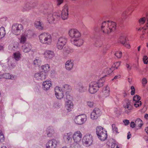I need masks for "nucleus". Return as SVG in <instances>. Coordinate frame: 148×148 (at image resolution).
<instances>
[{"mask_svg":"<svg viewBox=\"0 0 148 148\" xmlns=\"http://www.w3.org/2000/svg\"><path fill=\"white\" fill-rule=\"evenodd\" d=\"M101 28V31L104 34H109L115 31L116 28V25L114 22L105 21L102 23Z\"/></svg>","mask_w":148,"mask_h":148,"instance_id":"f257e3e1","label":"nucleus"},{"mask_svg":"<svg viewBox=\"0 0 148 148\" xmlns=\"http://www.w3.org/2000/svg\"><path fill=\"white\" fill-rule=\"evenodd\" d=\"M104 82V79L102 77L97 81L91 82L89 85V92L92 94L96 92L98 90L99 88L103 86Z\"/></svg>","mask_w":148,"mask_h":148,"instance_id":"f03ea898","label":"nucleus"},{"mask_svg":"<svg viewBox=\"0 0 148 148\" xmlns=\"http://www.w3.org/2000/svg\"><path fill=\"white\" fill-rule=\"evenodd\" d=\"M40 42L46 45L50 44L52 41V37L51 35L49 33H43L39 36Z\"/></svg>","mask_w":148,"mask_h":148,"instance_id":"7ed1b4c3","label":"nucleus"},{"mask_svg":"<svg viewBox=\"0 0 148 148\" xmlns=\"http://www.w3.org/2000/svg\"><path fill=\"white\" fill-rule=\"evenodd\" d=\"M96 134L98 138L101 141H104L107 138V131L102 127L99 126L97 127Z\"/></svg>","mask_w":148,"mask_h":148,"instance_id":"20e7f679","label":"nucleus"},{"mask_svg":"<svg viewBox=\"0 0 148 148\" xmlns=\"http://www.w3.org/2000/svg\"><path fill=\"white\" fill-rule=\"evenodd\" d=\"M47 21L49 23H52L57 21L60 19V15L57 12L53 13L47 12Z\"/></svg>","mask_w":148,"mask_h":148,"instance_id":"39448f33","label":"nucleus"},{"mask_svg":"<svg viewBox=\"0 0 148 148\" xmlns=\"http://www.w3.org/2000/svg\"><path fill=\"white\" fill-rule=\"evenodd\" d=\"M20 54L19 52L14 53V58H10L8 61V64L9 67L13 68L16 66V61H18L21 58Z\"/></svg>","mask_w":148,"mask_h":148,"instance_id":"423d86ee","label":"nucleus"},{"mask_svg":"<svg viewBox=\"0 0 148 148\" xmlns=\"http://www.w3.org/2000/svg\"><path fill=\"white\" fill-rule=\"evenodd\" d=\"M23 27L21 24L18 23L14 24L12 26V32L16 35H18L23 32Z\"/></svg>","mask_w":148,"mask_h":148,"instance_id":"0eeeda50","label":"nucleus"},{"mask_svg":"<svg viewBox=\"0 0 148 148\" xmlns=\"http://www.w3.org/2000/svg\"><path fill=\"white\" fill-rule=\"evenodd\" d=\"M71 90V86L67 84H64L62 88H61V91L64 94V98L66 99H70L72 98L69 94Z\"/></svg>","mask_w":148,"mask_h":148,"instance_id":"6e6552de","label":"nucleus"},{"mask_svg":"<svg viewBox=\"0 0 148 148\" xmlns=\"http://www.w3.org/2000/svg\"><path fill=\"white\" fill-rule=\"evenodd\" d=\"M53 5L51 3H45L42 4L39 7V9L41 12H42L44 14H46L45 12V10L50 11L53 8Z\"/></svg>","mask_w":148,"mask_h":148,"instance_id":"1a4fd4ad","label":"nucleus"},{"mask_svg":"<svg viewBox=\"0 0 148 148\" xmlns=\"http://www.w3.org/2000/svg\"><path fill=\"white\" fill-rule=\"evenodd\" d=\"M67 40V38L64 36L60 37L56 42L57 48L60 50L62 49L64 46L66 45Z\"/></svg>","mask_w":148,"mask_h":148,"instance_id":"9d476101","label":"nucleus"},{"mask_svg":"<svg viewBox=\"0 0 148 148\" xmlns=\"http://www.w3.org/2000/svg\"><path fill=\"white\" fill-rule=\"evenodd\" d=\"M82 142L83 144L87 147L91 145L93 142L92 136L90 134H86L83 138Z\"/></svg>","mask_w":148,"mask_h":148,"instance_id":"9b49d317","label":"nucleus"},{"mask_svg":"<svg viewBox=\"0 0 148 148\" xmlns=\"http://www.w3.org/2000/svg\"><path fill=\"white\" fill-rule=\"evenodd\" d=\"M123 107L125 109V112L129 114L133 109V106L131 104V102L128 99H125L123 103Z\"/></svg>","mask_w":148,"mask_h":148,"instance_id":"f8f14e48","label":"nucleus"},{"mask_svg":"<svg viewBox=\"0 0 148 148\" xmlns=\"http://www.w3.org/2000/svg\"><path fill=\"white\" fill-rule=\"evenodd\" d=\"M87 120V116L85 114L80 115L77 116L75 119V123L78 125H82Z\"/></svg>","mask_w":148,"mask_h":148,"instance_id":"ddd939ff","label":"nucleus"},{"mask_svg":"<svg viewBox=\"0 0 148 148\" xmlns=\"http://www.w3.org/2000/svg\"><path fill=\"white\" fill-rule=\"evenodd\" d=\"M69 35L71 38H78L81 36L80 32L77 29H74L69 30Z\"/></svg>","mask_w":148,"mask_h":148,"instance_id":"4468645a","label":"nucleus"},{"mask_svg":"<svg viewBox=\"0 0 148 148\" xmlns=\"http://www.w3.org/2000/svg\"><path fill=\"white\" fill-rule=\"evenodd\" d=\"M59 142L55 139H52L48 142L46 145V148H56Z\"/></svg>","mask_w":148,"mask_h":148,"instance_id":"2eb2a0df","label":"nucleus"},{"mask_svg":"<svg viewBox=\"0 0 148 148\" xmlns=\"http://www.w3.org/2000/svg\"><path fill=\"white\" fill-rule=\"evenodd\" d=\"M69 7L67 4H65L63 7L61 13V17L64 20L67 19L69 17Z\"/></svg>","mask_w":148,"mask_h":148,"instance_id":"dca6fc26","label":"nucleus"},{"mask_svg":"<svg viewBox=\"0 0 148 148\" xmlns=\"http://www.w3.org/2000/svg\"><path fill=\"white\" fill-rule=\"evenodd\" d=\"M101 114V112L100 109L97 108H95L91 113V118L93 120H95Z\"/></svg>","mask_w":148,"mask_h":148,"instance_id":"f3484780","label":"nucleus"},{"mask_svg":"<svg viewBox=\"0 0 148 148\" xmlns=\"http://www.w3.org/2000/svg\"><path fill=\"white\" fill-rule=\"evenodd\" d=\"M55 94L56 97L58 99H60L64 97V94L61 91V88L58 86L55 88Z\"/></svg>","mask_w":148,"mask_h":148,"instance_id":"a211bd4d","label":"nucleus"},{"mask_svg":"<svg viewBox=\"0 0 148 148\" xmlns=\"http://www.w3.org/2000/svg\"><path fill=\"white\" fill-rule=\"evenodd\" d=\"M82 134L79 131H77L75 132L73 136L75 142L78 143L80 142L81 139Z\"/></svg>","mask_w":148,"mask_h":148,"instance_id":"6ab92c4d","label":"nucleus"},{"mask_svg":"<svg viewBox=\"0 0 148 148\" xmlns=\"http://www.w3.org/2000/svg\"><path fill=\"white\" fill-rule=\"evenodd\" d=\"M34 78L37 80H43L46 78L45 73L41 71L36 73L34 75Z\"/></svg>","mask_w":148,"mask_h":148,"instance_id":"aec40b11","label":"nucleus"},{"mask_svg":"<svg viewBox=\"0 0 148 148\" xmlns=\"http://www.w3.org/2000/svg\"><path fill=\"white\" fill-rule=\"evenodd\" d=\"M44 58L47 60L51 59L54 56V54L53 51L50 50H47L44 53Z\"/></svg>","mask_w":148,"mask_h":148,"instance_id":"412c9836","label":"nucleus"},{"mask_svg":"<svg viewBox=\"0 0 148 148\" xmlns=\"http://www.w3.org/2000/svg\"><path fill=\"white\" fill-rule=\"evenodd\" d=\"M110 95L109 88L108 86H106L103 89L102 93L101 95V97L104 99L108 97Z\"/></svg>","mask_w":148,"mask_h":148,"instance_id":"4be33fe9","label":"nucleus"},{"mask_svg":"<svg viewBox=\"0 0 148 148\" xmlns=\"http://www.w3.org/2000/svg\"><path fill=\"white\" fill-rule=\"evenodd\" d=\"M72 134L71 132L65 133L63 136L64 140L66 143H70L72 140Z\"/></svg>","mask_w":148,"mask_h":148,"instance_id":"5701e85b","label":"nucleus"},{"mask_svg":"<svg viewBox=\"0 0 148 148\" xmlns=\"http://www.w3.org/2000/svg\"><path fill=\"white\" fill-rule=\"evenodd\" d=\"M71 99H66L68 101L66 102L65 108L69 112L71 111L73 108V104L70 100Z\"/></svg>","mask_w":148,"mask_h":148,"instance_id":"b1692460","label":"nucleus"},{"mask_svg":"<svg viewBox=\"0 0 148 148\" xmlns=\"http://www.w3.org/2000/svg\"><path fill=\"white\" fill-rule=\"evenodd\" d=\"M119 39L120 42L125 47L128 48L130 47V46L128 44V39L127 38L123 36H121L120 37Z\"/></svg>","mask_w":148,"mask_h":148,"instance_id":"393cba45","label":"nucleus"},{"mask_svg":"<svg viewBox=\"0 0 148 148\" xmlns=\"http://www.w3.org/2000/svg\"><path fill=\"white\" fill-rule=\"evenodd\" d=\"M95 47L98 48H101L103 50L106 49V46L104 45L103 42L100 39H97L96 40L95 43Z\"/></svg>","mask_w":148,"mask_h":148,"instance_id":"a878e982","label":"nucleus"},{"mask_svg":"<svg viewBox=\"0 0 148 148\" xmlns=\"http://www.w3.org/2000/svg\"><path fill=\"white\" fill-rule=\"evenodd\" d=\"M74 60H67L65 63V68L68 71L71 70L73 68L74 65Z\"/></svg>","mask_w":148,"mask_h":148,"instance_id":"bb28decb","label":"nucleus"},{"mask_svg":"<svg viewBox=\"0 0 148 148\" xmlns=\"http://www.w3.org/2000/svg\"><path fill=\"white\" fill-rule=\"evenodd\" d=\"M34 26L38 30H41L44 29V24L42 22L40 21H36L34 23Z\"/></svg>","mask_w":148,"mask_h":148,"instance_id":"cd10ccee","label":"nucleus"},{"mask_svg":"<svg viewBox=\"0 0 148 148\" xmlns=\"http://www.w3.org/2000/svg\"><path fill=\"white\" fill-rule=\"evenodd\" d=\"M22 47L23 49V52L25 53H28L29 52L32 48L31 45L28 43H25L23 45H22Z\"/></svg>","mask_w":148,"mask_h":148,"instance_id":"c85d7f7f","label":"nucleus"},{"mask_svg":"<svg viewBox=\"0 0 148 148\" xmlns=\"http://www.w3.org/2000/svg\"><path fill=\"white\" fill-rule=\"evenodd\" d=\"M71 42L74 45L80 47L84 43V40L82 39H75Z\"/></svg>","mask_w":148,"mask_h":148,"instance_id":"c756f323","label":"nucleus"},{"mask_svg":"<svg viewBox=\"0 0 148 148\" xmlns=\"http://www.w3.org/2000/svg\"><path fill=\"white\" fill-rule=\"evenodd\" d=\"M51 85V82L50 81L44 82L42 84V88L45 90H47L49 89Z\"/></svg>","mask_w":148,"mask_h":148,"instance_id":"7c9ffc66","label":"nucleus"},{"mask_svg":"<svg viewBox=\"0 0 148 148\" xmlns=\"http://www.w3.org/2000/svg\"><path fill=\"white\" fill-rule=\"evenodd\" d=\"M47 135L49 137H51L54 133V130L52 127L49 126L47 129Z\"/></svg>","mask_w":148,"mask_h":148,"instance_id":"2f4dec72","label":"nucleus"},{"mask_svg":"<svg viewBox=\"0 0 148 148\" xmlns=\"http://www.w3.org/2000/svg\"><path fill=\"white\" fill-rule=\"evenodd\" d=\"M27 34L26 33H23L21 36L20 39V42L21 43L24 44L27 40Z\"/></svg>","mask_w":148,"mask_h":148,"instance_id":"473e14b6","label":"nucleus"},{"mask_svg":"<svg viewBox=\"0 0 148 148\" xmlns=\"http://www.w3.org/2000/svg\"><path fill=\"white\" fill-rule=\"evenodd\" d=\"M77 89L79 92H84L87 88L86 87L84 86L83 84H78Z\"/></svg>","mask_w":148,"mask_h":148,"instance_id":"72a5a7b5","label":"nucleus"},{"mask_svg":"<svg viewBox=\"0 0 148 148\" xmlns=\"http://www.w3.org/2000/svg\"><path fill=\"white\" fill-rule=\"evenodd\" d=\"M6 34L5 30L3 27H0V39L3 38Z\"/></svg>","mask_w":148,"mask_h":148,"instance_id":"f704fd0d","label":"nucleus"},{"mask_svg":"<svg viewBox=\"0 0 148 148\" xmlns=\"http://www.w3.org/2000/svg\"><path fill=\"white\" fill-rule=\"evenodd\" d=\"M32 8L31 3L30 2H27L23 7V11L29 10Z\"/></svg>","mask_w":148,"mask_h":148,"instance_id":"c9c22d12","label":"nucleus"},{"mask_svg":"<svg viewBox=\"0 0 148 148\" xmlns=\"http://www.w3.org/2000/svg\"><path fill=\"white\" fill-rule=\"evenodd\" d=\"M114 70V69H113L111 68H107L105 69L104 71V73L106 74L105 76H106L107 75H109L110 73H111Z\"/></svg>","mask_w":148,"mask_h":148,"instance_id":"e433bc0d","label":"nucleus"},{"mask_svg":"<svg viewBox=\"0 0 148 148\" xmlns=\"http://www.w3.org/2000/svg\"><path fill=\"white\" fill-rule=\"evenodd\" d=\"M74 50L72 48L69 47H65L64 49V53L66 54H69L73 53Z\"/></svg>","mask_w":148,"mask_h":148,"instance_id":"4c0bfd02","label":"nucleus"},{"mask_svg":"<svg viewBox=\"0 0 148 148\" xmlns=\"http://www.w3.org/2000/svg\"><path fill=\"white\" fill-rule=\"evenodd\" d=\"M147 20V23L148 24V14H147L145 17L140 18L139 20V22L140 24H143Z\"/></svg>","mask_w":148,"mask_h":148,"instance_id":"58836bf2","label":"nucleus"},{"mask_svg":"<svg viewBox=\"0 0 148 148\" xmlns=\"http://www.w3.org/2000/svg\"><path fill=\"white\" fill-rule=\"evenodd\" d=\"M136 126H138L140 128L142 127L143 125V122L140 119H137L135 121Z\"/></svg>","mask_w":148,"mask_h":148,"instance_id":"ea45409f","label":"nucleus"},{"mask_svg":"<svg viewBox=\"0 0 148 148\" xmlns=\"http://www.w3.org/2000/svg\"><path fill=\"white\" fill-rule=\"evenodd\" d=\"M128 10H125L122 14L121 17V19L123 21H124L127 18V14L128 13Z\"/></svg>","mask_w":148,"mask_h":148,"instance_id":"a19ab883","label":"nucleus"},{"mask_svg":"<svg viewBox=\"0 0 148 148\" xmlns=\"http://www.w3.org/2000/svg\"><path fill=\"white\" fill-rule=\"evenodd\" d=\"M3 76L4 78L6 79H13L14 78L12 75H11L8 73L3 74Z\"/></svg>","mask_w":148,"mask_h":148,"instance_id":"79ce46f5","label":"nucleus"},{"mask_svg":"<svg viewBox=\"0 0 148 148\" xmlns=\"http://www.w3.org/2000/svg\"><path fill=\"white\" fill-rule=\"evenodd\" d=\"M112 127L113 133L117 134H118L119 133V132H118V129L116 126L115 124H112Z\"/></svg>","mask_w":148,"mask_h":148,"instance_id":"37998d69","label":"nucleus"},{"mask_svg":"<svg viewBox=\"0 0 148 148\" xmlns=\"http://www.w3.org/2000/svg\"><path fill=\"white\" fill-rule=\"evenodd\" d=\"M41 61L38 59H36L33 62V64L35 66H39L41 64Z\"/></svg>","mask_w":148,"mask_h":148,"instance_id":"c03bdc74","label":"nucleus"},{"mask_svg":"<svg viewBox=\"0 0 148 148\" xmlns=\"http://www.w3.org/2000/svg\"><path fill=\"white\" fill-rule=\"evenodd\" d=\"M18 43L13 44L12 45L10 46L9 48L12 50H16L18 48Z\"/></svg>","mask_w":148,"mask_h":148,"instance_id":"a18cd8bd","label":"nucleus"},{"mask_svg":"<svg viewBox=\"0 0 148 148\" xmlns=\"http://www.w3.org/2000/svg\"><path fill=\"white\" fill-rule=\"evenodd\" d=\"M120 64V62H117L114 63L112 66V69H117L119 67Z\"/></svg>","mask_w":148,"mask_h":148,"instance_id":"49530a36","label":"nucleus"},{"mask_svg":"<svg viewBox=\"0 0 148 148\" xmlns=\"http://www.w3.org/2000/svg\"><path fill=\"white\" fill-rule=\"evenodd\" d=\"M49 66L48 64H45L42 67V69L44 71V72H45V71H47L49 69Z\"/></svg>","mask_w":148,"mask_h":148,"instance_id":"de8ad7c7","label":"nucleus"},{"mask_svg":"<svg viewBox=\"0 0 148 148\" xmlns=\"http://www.w3.org/2000/svg\"><path fill=\"white\" fill-rule=\"evenodd\" d=\"M30 3H31V6L32 8H34L36 7L37 3L36 1H34V0H32Z\"/></svg>","mask_w":148,"mask_h":148,"instance_id":"09e8293b","label":"nucleus"},{"mask_svg":"<svg viewBox=\"0 0 148 148\" xmlns=\"http://www.w3.org/2000/svg\"><path fill=\"white\" fill-rule=\"evenodd\" d=\"M133 99L135 102L139 101L140 99V97L139 95H136L134 96Z\"/></svg>","mask_w":148,"mask_h":148,"instance_id":"8fccbe9b","label":"nucleus"},{"mask_svg":"<svg viewBox=\"0 0 148 148\" xmlns=\"http://www.w3.org/2000/svg\"><path fill=\"white\" fill-rule=\"evenodd\" d=\"M143 61L144 64H147L148 63V57L147 56H144L143 58Z\"/></svg>","mask_w":148,"mask_h":148,"instance_id":"3c124183","label":"nucleus"},{"mask_svg":"<svg viewBox=\"0 0 148 148\" xmlns=\"http://www.w3.org/2000/svg\"><path fill=\"white\" fill-rule=\"evenodd\" d=\"M115 55L118 58H120L122 56V52L120 51H117L115 53Z\"/></svg>","mask_w":148,"mask_h":148,"instance_id":"603ef678","label":"nucleus"},{"mask_svg":"<svg viewBox=\"0 0 148 148\" xmlns=\"http://www.w3.org/2000/svg\"><path fill=\"white\" fill-rule=\"evenodd\" d=\"M64 1V0H56V4L57 6H59L61 5Z\"/></svg>","mask_w":148,"mask_h":148,"instance_id":"864d4df0","label":"nucleus"},{"mask_svg":"<svg viewBox=\"0 0 148 148\" xmlns=\"http://www.w3.org/2000/svg\"><path fill=\"white\" fill-rule=\"evenodd\" d=\"M141 104L142 103L140 101H136L134 103V106L135 107L137 108L140 106Z\"/></svg>","mask_w":148,"mask_h":148,"instance_id":"5fc2aeb1","label":"nucleus"},{"mask_svg":"<svg viewBox=\"0 0 148 148\" xmlns=\"http://www.w3.org/2000/svg\"><path fill=\"white\" fill-rule=\"evenodd\" d=\"M4 139V137L3 134L1 132H0V142H3Z\"/></svg>","mask_w":148,"mask_h":148,"instance_id":"6e6d98bb","label":"nucleus"},{"mask_svg":"<svg viewBox=\"0 0 148 148\" xmlns=\"http://www.w3.org/2000/svg\"><path fill=\"white\" fill-rule=\"evenodd\" d=\"M69 148H80L79 145L77 144H72L71 145Z\"/></svg>","mask_w":148,"mask_h":148,"instance_id":"4d7b16f0","label":"nucleus"},{"mask_svg":"<svg viewBox=\"0 0 148 148\" xmlns=\"http://www.w3.org/2000/svg\"><path fill=\"white\" fill-rule=\"evenodd\" d=\"M87 103V105L90 108L92 107L93 106L94 103L92 101H88Z\"/></svg>","mask_w":148,"mask_h":148,"instance_id":"13d9d810","label":"nucleus"},{"mask_svg":"<svg viewBox=\"0 0 148 148\" xmlns=\"http://www.w3.org/2000/svg\"><path fill=\"white\" fill-rule=\"evenodd\" d=\"M131 95H134L135 92V89L134 86H132L131 87Z\"/></svg>","mask_w":148,"mask_h":148,"instance_id":"bf43d9fd","label":"nucleus"},{"mask_svg":"<svg viewBox=\"0 0 148 148\" xmlns=\"http://www.w3.org/2000/svg\"><path fill=\"white\" fill-rule=\"evenodd\" d=\"M147 80L145 78H144L142 79V84L143 86H145V85L147 83Z\"/></svg>","mask_w":148,"mask_h":148,"instance_id":"052dcab7","label":"nucleus"},{"mask_svg":"<svg viewBox=\"0 0 148 148\" xmlns=\"http://www.w3.org/2000/svg\"><path fill=\"white\" fill-rule=\"evenodd\" d=\"M130 126L132 128H134L135 126H136L135 123H134V122L132 121L130 124Z\"/></svg>","mask_w":148,"mask_h":148,"instance_id":"680f3d73","label":"nucleus"},{"mask_svg":"<svg viewBox=\"0 0 148 148\" xmlns=\"http://www.w3.org/2000/svg\"><path fill=\"white\" fill-rule=\"evenodd\" d=\"M93 29L95 32H97L99 30V27L97 25H95L93 28Z\"/></svg>","mask_w":148,"mask_h":148,"instance_id":"e2e57ef3","label":"nucleus"},{"mask_svg":"<svg viewBox=\"0 0 148 148\" xmlns=\"http://www.w3.org/2000/svg\"><path fill=\"white\" fill-rule=\"evenodd\" d=\"M123 122L124 123V124L125 125H128L130 123L129 120L127 119L124 120L123 121Z\"/></svg>","mask_w":148,"mask_h":148,"instance_id":"0e129e2a","label":"nucleus"},{"mask_svg":"<svg viewBox=\"0 0 148 148\" xmlns=\"http://www.w3.org/2000/svg\"><path fill=\"white\" fill-rule=\"evenodd\" d=\"M118 147V145L117 144L114 143H112L111 145V148H115Z\"/></svg>","mask_w":148,"mask_h":148,"instance_id":"69168bd1","label":"nucleus"},{"mask_svg":"<svg viewBox=\"0 0 148 148\" xmlns=\"http://www.w3.org/2000/svg\"><path fill=\"white\" fill-rule=\"evenodd\" d=\"M131 136V134L130 132H128L127 133V139H129L130 138Z\"/></svg>","mask_w":148,"mask_h":148,"instance_id":"338daca9","label":"nucleus"},{"mask_svg":"<svg viewBox=\"0 0 148 148\" xmlns=\"http://www.w3.org/2000/svg\"><path fill=\"white\" fill-rule=\"evenodd\" d=\"M121 77V76L120 75H118L115 76L112 80H113L114 79H117L118 78H119Z\"/></svg>","mask_w":148,"mask_h":148,"instance_id":"774afa93","label":"nucleus"}]
</instances>
